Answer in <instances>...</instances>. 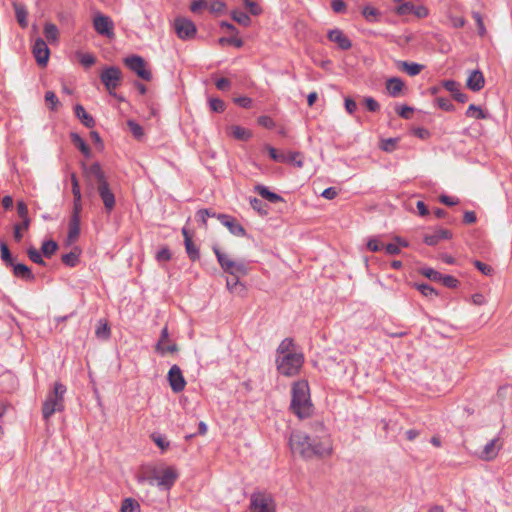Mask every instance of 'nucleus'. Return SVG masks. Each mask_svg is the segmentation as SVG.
Segmentation results:
<instances>
[{"label":"nucleus","instance_id":"23","mask_svg":"<svg viewBox=\"0 0 512 512\" xmlns=\"http://www.w3.org/2000/svg\"><path fill=\"white\" fill-rule=\"evenodd\" d=\"M396 66L399 70L407 73L409 76L418 75L424 68L423 65L418 63H410L407 61H397Z\"/></svg>","mask_w":512,"mask_h":512},{"label":"nucleus","instance_id":"3","mask_svg":"<svg viewBox=\"0 0 512 512\" xmlns=\"http://www.w3.org/2000/svg\"><path fill=\"white\" fill-rule=\"evenodd\" d=\"M291 411L299 418L305 419L312 415L314 407L310 398L308 382L300 380L292 385Z\"/></svg>","mask_w":512,"mask_h":512},{"label":"nucleus","instance_id":"38","mask_svg":"<svg viewBox=\"0 0 512 512\" xmlns=\"http://www.w3.org/2000/svg\"><path fill=\"white\" fill-rule=\"evenodd\" d=\"M250 205L261 216H265L268 214V209H269L268 205L260 199H258L256 197L250 198Z\"/></svg>","mask_w":512,"mask_h":512},{"label":"nucleus","instance_id":"16","mask_svg":"<svg viewBox=\"0 0 512 512\" xmlns=\"http://www.w3.org/2000/svg\"><path fill=\"white\" fill-rule=\"evenodd\" d=\"M502 447V442L499 438L490 440L480 452L479 457L485 461H491L498 455L499 450Z\"/></svg>","mask_w":512,"mask_h":512},{"label":"nucleus","instance_id":"47","mask_svg":"<svg viewBox=\"0 0 512 512\" xmlns=\"http://www.w3.org/2000/svg\"><path fill=\"white\" fill-rule=\"evenodd\" d=\"M398 141V138L383 139L381 141L380 148L385 152H392L395 150Z\"/></svg>","mask_w":512,"mask_h":512},{"label":"nucleus","instance_id":"11","mask_svg":"<svg viewBox=\"0 0 512 512\" xmlns=\"http://www.w3.org/2000/svg\"><path fill=\"white\" fill-rule=\"evenodd\" d=\"M124 64L133 72L137 74L138 77L145 81H150L152 79V73L146 69L145 60L138 55H132L126 57L124 59Z\"/></svg>","mask_w":512,"mask_h":512},{"label":"nucleus","instance_id":"22","mask_svg":"<svg viewBox=\"0 0 512 512\" xmlns=\"http://www.w3.org/2000/svg\"><path fill=\"white\" fill-rule=\"evenodd\" d=\"M228 135L239 141H248L252 137V132L239 125H232L228 128Z\"/></svg>","mask_w":512,"mask_h":512},{"label":"nucleus","instance_id":"33","mask_svg":"<svg viewBox=\"0 0 512 512\" xmlns=\"http://www.w3.org/2000/svg\"><path fill=\"white\" fill-rule=\"evenodd\" d=\"M288 353H296L294 351V341L292 338H285L277 348L278 356H283Z\"/></svg>","mask_w":512,"mask_h":512},{"label":"nucleus","instance_id":"53","mask_svg":"<svg viewBox=\"0 0 512 512\" xmlns=\"http://www.w3.org/2000/svg\"><path fill=\"white\" fill-rule=\"evenodd\" d=\"M210 109L214 112L221 113L225 110V103L220 98H211L209 100Z\"/></svg>","mask_w":512,"mask_h":512},{"label":"nucleus","instance_id":"26","mask_svg":"<svg viewBox=\"0 0 512 512\" xmlns=\"http://www.w3.org/2000/svg\"><path fill=\"white\" fill-rule=\"evenodd\" d=\"M76 117L85 125L87 128H92L95 126V120L94 118L88 114L85 110V108L77 104L74 108Z\"/></svg>","mask_w":512,"mask_h":512},{"label":"nucleus","instance_id":"12","mask_svg":"<svg viewBox=\"0 0 512 512\" xmlns=\"http://www.w3.org/2000/svg\"><path fill=\"white\" fill-rule=\"evenodd\" d=\"M93 26L96 32L108 38L114 37V24L110 17L98 14L94 17Z\"/></svg>","mask_w":512,"mask_h":512},{"label":"nucleus","instance_id":"44","mask_svg":"<svg viewBox=\"0 0 512 512\" xmlns=\"http://www.w3.org/2000/svg\"><path fill=\"white\" fill-rule=\"evenodd\" d=\"M27 255L31 261L36 264L45 266L46 262L43 260L41 253L34 247H30L27 249Z\"/></svg>","mask_w":512,"mask_h":512},{"label":"nucleus","instance_id":"1","mask_svg":"<svg viewBox=\"0 0 512 512\" xmlns=\"http://www.w3.org/2000/svg\"><path fill=\"white\" fill-rule=\"evenodd\" d=\"M312 433L295 431L289 438L293 453H298L303 459L325 458L332 454V441L320 421L311 423Z\"/></svg>","mask_w":512,"mask_h":512},{"label":"nucleus","instance_id":"49","mask_svg":"<svg viewBox=\"0 0 512 512\" xmlns=\"http://www.w3.org/2000/svg\"><path fill=\"white\" fill-rule=\"evenodd\" d=\"M286 157H287V160H286L287 163H292L295 166H297L298 168L303 167L304 163H303V160L301 159L302 154L300 152H290L288 155H286Z\"/></svg>","mask_w":512,"mask_h":512},{"label":"nucleus","instance_id":"39","mask_svg":"<svg viewBox=\"0 0 512 512\" xmlns=\"http://www.w3.org/2000/svg\"><path fill=\"white\" fill-rule=\"evenodd\" d=\"M121 512H140V505L135 499L126 498L122 502Z\"/></svg>","mask_w":512,"mask_h":512},{"label":"nucleus","instance_id":"18","mask_svg":"<svg viewBox=\"0 0 512 512\" xmlns=\"http://www.w3.org/2000/svg\"><path fill=\"white\" fill-rule=\"evenodd\" d=\"M452 238V233L448 229H437L433 234H426L424 236V243L429 246L437 245L441 240Z\"/></svg>","mask_w":512,"mask_h":512},{"label":"nucleus","instance_id":"21","mask_svg":"<svg viewBox=\"0 0 512 512\" xmlns=\"http://www.w3.org/2000/svg\"><path fill=\"white\" fill-rule=\"evenodd\" d=\"M10 267H12L13 274L17 278H21L26 281H33L35 279V276L32 273L31 269L25 264L13 263V265H11Z\"/></svg>","mask_w":512,"mask_h":512},{"label":"nucleus","instance_id":"13","mask_svg":"<svg viewBox=\"0 0 512 512\" xmlns=\"http://www.w3.org/2000/svg\"><path fill=\"white\" fill-rule=\"evenodd\" d=\"M167 378L173 392L179 393L184 390L186 381L179 366L173 365L168 372Z\"/></svg>","mask_w":512,"mask_h":512},{"label":"nucleus","instance_id":"52","mask_svg":"<svg viewBox=\"0 0 512 512\" xmlns=\"http://www.w3.org/2000/svg\"><path fill=\"white\" fill-rule=\"evenodd\" d=\"M472 17L476 22L479 35L484 36L486 34V28L484 26L483 17L481 15V13L474 11V12H472Z\"/></svg>","mask_w":512,"mask_h":512},{"label":"nucleus","instance_id":"27","mask_svg":"<svg viewBox=\"0 0 512 512\" xmlns=\"http://www.w3.org/2000/svg\"><path fill=\"white\" fill-rule=\"evenodd\" d=\"M70 138L71 142L81 151L85 157H91V150L89 146L78 133H71Z\"/></svg>","mask_w":512,"mask_h":512},{"label":"nucleus","instance_id":"20","mask_svg":"<svg viewBox=\"0 0 512 512\" xmlns=\"http://www.w3.org/2000/svg\"><path fill=\"white\" fill-rule=\"evenodd\" d=\"M404 87L405 84L399 77H391L387 79L385 83V88L391 97H398L402 93Z\"/></svg>","mask_w":512,"mask_h":512},{"label":"nucleus","instance_id":"59","mask_svg":"<svg viewBox=\"0 0 512 512\" xmlns=\"http://www.w3.org/2000/svg\"><path fill=\"white\" fill-rule=\"evenodd\" d=\"M440 282L445 286V287H448V288H456L459 284V281L451 276V275H441V280Z\"/></svg>","mask_w":512,"mask_h":512},{"label":"nucleus","instance_id":"31","mask_svg":"<svg viewBox=\"0 0 512 512\" xmlns=\"http://www.w3.org/2000/svg\"><path fill=\"white\" fill-rule=\"evenodd\" d=\"M80 251L75 248L73 251L62 255V262L68 267H75L79 262Z\"/></svg>","mask_w":512,"mask_h":512},{"label":"nucleus","instance_id":"15","mask_svg":"<svg viewBox=\"0 0 512 512\" xmlns=\"http://www.w3.org/2000/svg\"><path fill=\"white\" fill-rule=\"evenodd\" d=\"M36 62L40 66H46L50 56V50L42 38H37L32 48Z\"/></svg>","mask_w":512,"mask_h":512},{"label":"nucleus","instance_id":"51","mask_svg":"<svg viewBox=\"0 0 512 512\" xmlns=\"http://www.w3.org/2000/svg\"><path fill=\"white\" fill-rule=\"evenodd\" d=\"M168 337H169L168 328H167V326H165L162 329L160 339H159V341L156 344V351L157 352H159L161 354L165 353L164 342L168 340Z\"/></svg>","mask_w":512,"mask_h":512},{"label":"nucleus","instance_id":"58","mask_svg":"<svg viewBox=\"0 0 512 512\" xmlns=\"http://www.w3.org/2000/svg\"><path fill=\"white\" fill-rule=\"evenodd\" d=\"M415 9V6L411 2H405L397 7V14L398 15H409L413 14V11Z\"/></svg>","mask_w":512,"mask_h":512},{"label":"nucleus","instance_id":"29","mask_svg":"<svg viewBox=\"0 0 512 512\" xmlns=\"http://www.w3.org/2000/svg\"><path fill=\"white\" fill-rule=\"evenodd\" d=\"M184 244L189 259L193 262L199 260L200 252L198 247L194 244L192 238H187L186 241H184Z\"/></svg>","mask_w":512,"mask_h":512},{"label":"nucleus","instance_id":"36","mask_svg":"<svg viewBox=\"0 0 512 512\" xmlns=\"http://www.w3.org/2000/svg\"><path fill=\"white\" fill-rule=\"evenodd\" d=\"M231 17L238 24L243 25L245 27H248L251 24V18L248 16V14L240 10H233L231 12Z\"/></svg>","mask_w":512,"mask_h":512},{"label":"nucleus","instance_id":"56","mask_svg":"<svg viewBox=\"0 0 512 512\" xmlns=\"http://www.w3.org/2000/svg\"><path fill=\"white\" fill-rule=\"evenodd\" d=\"M79 61L84 67L89 68L95 64L96 58L90 53H83L79 54Z\"/></svg>","mask_w":512,"mask_h":512},{"label":"nucleus","instance_id":"19","mask_svg":"<svg viewBox=\"0 0 512 512\" xmlns=\"http://www.w3.org/2000/svg\"><path fill=\"white\" fill-rule=\"evenodd\" d=\"M466 85L474 92L480 91L485 85L483 73L480 70L472 71L467 79Z\"/></svg>","mask_w":512,"mask_h":512},{"label":"nucleus","instance_id":"46","mask_svg":"<svg viewBox=\"0 0 512 512\" xmlns=\"http://www.w3.org/2000/svg\"><path fill=\"white\" fill-rule=\"evenodd\" d=\"M127 125L136 139H141L144 135V131L141 125L133 120H128Z\"/></svg>","mask_w":512,"mask_h":512},{"label":"nucleus","instance_id":"35","mask_svg":"<svg viewBox=\"0 0 512 512\" xmlns=\"http://www.w3.org/2000/svg\"><path fill=\"white\" fill-rule=\"evenodd\" d=\"M18 215L23 219V228L27 230L30 225V218L28 217V207L23 201L17 203Z\"/></svg>","mask_w":512,"mask_h":512},{"label":"nucleus","instance_id":"32","mask_svg":"<svg viewBox=\"0 0 512 512\" xmlns=\"http://www.w3.org/2000/svg\"><path fill=\"white\" fill-rule=\"evenodd\" d=\"M225 227H227L230 233H232L235 236L246 235L244 227L239 222H237V220L234 217H232L229 222L225 223Z\"/></svg>","mask_w":512,"mask_h":512},{"label":"nucleus","instance_id":"45","mask_svg":"<svg viewBox=\"0 0 512 512\" xmlns=\"http://www.w3.org/2000/svg\"><path fill=\"white\" fill-rule=\"evenodd\" d=\"M420 273L427 277L428 279H430L431 281H434V282H440L441 280V273L432 269V268H429V267H425V268H422L420 270Z\"/></svg>","mask_w":512,"mask_h":512},{"label":"nucleus","instance_id":"34","mask_svg":"<svg viewBox=\"0 0 512 512\" xmlns=\"http://www.w3.org/2000/svg\"><path fill=\"white\" fill-rule=\"evenodd\" d=\"M58 249V244L54 240H47L42 243L41 252L46 258H51Z\"/></svg>","mask_w":512,"mask_h":512},{"label":"nucleus","instance_id":"25","mask_svg":"<svg viewBox=\"0 0 512 512\" xmlns=\"http://www.w3.org/2000/svg\"><path fill=\"white\" fill-rule=\"evenodd\" d=\"M254 190L264 199L268 200L271 203H277L284 201L283 197L279 194L271 192L266 186L258 184L255 186Z\"/></svg>","mask_w":512,"mask_h":512},{"label":"nucleus","instance_id":"63","mask_svg":"<svg viewBox=\"0 0 512 512\" xmlns=\"http://www.w3.org/2000/svg\"><path fill=\"white\" fill-rule=\"evenodd\" d=\"M257 122L260 126L267 128V129H273L275 127L274 120L266 115H262L258 117Z\"/></svg>","mask_w":512,"mask_h":512},{"label":"nucleus","instance_id":"57","mask_svg":"<svg viewBox=\"0 0 512 512\" xmlns=\"http://www.w3.org/2000/svg\"><path fill=\"white\" fill-rule=\"evenodd\" d=\"M243 2L252 15L257 16L262 13V8L254 0H243Z\"/></svg>","mask_w":512,"mask_h":512},{"label":"nucleus","instance_id":"54","mask_svg":"<svg viewBox=\"0 0 512 512\" xmlns=\"http://www.w3.org/2000/svg\"><path fill=\"white\" fill-rule=\"evenodd\" d=\"M473 264L482 274L486 276H492L494 273V269L490 265L485 264L479 260H474Z\"/></svg>","mask_w":512,"mask_h":512},{"label":"nucleus","instance_id":"9","mask_svg":"<svg viewBox=\"0 0 512 512\" xmlns=\"http://www.w3.org/2000/svg\"><path fill=\"white\" fill-rule=\"evenodd\" d=\"M251 512H275V503L270 494L254 492L250 497Z\"/></svg>","mask_w":512,"mask_h":512},{"label":"nucleus","instance_id":"55","mask_svg":"<svg viewBox=\"0 0 512 512\" xmlns=\"http://www.w3.org/2000/svg\"><path fill=\"white\" fill-rule=\"evenodd\" d=\"M153 442L162 450V451H165L170 443L169 441L166 440V438L164 436H162L161 434H152L151 436Z\"/></svg>","mask_w":512,"mask_h":512},{"label":"nucleus","instance_id":"17","mask_svg":"<svg viewBox=\"0 0 512 512\" xmlns=\"http://www.w3.org/2000/svg\"><path fill=\"white\" fill-rule=\"evenodd\" d=\"M327 38L337 44L341 50H349L352 47L351 40L338 28L330 30L327 34Z\"/></svg>","mask_w":512,"mask_h":512},{"label":"nucleus","instance_id":"8","mask_svg":"<svg viewBox=\"0 0 512 512\" xmlns=\"http://www.w3.org/2000/svg\"><path fill=\"white\" fill-rule=\"evenodd\" d=\"M100 80L111 96L116 97L115 90L121 85L122 72L116 66L105 67L100 73Z\"/></svg>","mask_w":512,"mask_h":512},{"label":"nucleus","instance_id":"41","mask_svg":"<svg viewBox=\"0 0 512 512\" xmlns=\"http://www.w3.org/2000/svg\"><path fill=\"white\" fill-rule=\"evenodd\" d=\"M0 251H1V259L5 263L6 266H11L14 263V258L7 246V244L3 241H0Z\"/></svg>","mask_w":512,"mask_h":512},{"label":"nucleus","instance_id":"40","mask_svg":"<svg viewBox=\"0 0 512 512\" xmlns=\"http://www.w3.org/2000/svg\"><path fill=\"white\" fill-rule=\"evenodd\" d=\"M466 116L475 118V119H486L488 115L481 109V107L476 106L475 104H470L467 111Z\"/></svg>","mask_w":512,"mask_h":512},{"label":"nucleus","instance_id":"6","mask_svg":"<svg viewBox=\"0 0 512 512\" xmlns=\"http://www.w3.org/2000/svg\"><path fill=\"white\" fill-rule=\"evenodd\" d=\"M303 363L304 356L302 353H288L278 356L276 359L278 372L288 377L298 374Z\"/></svg>","mask_w":512,"mask_h":512},{"label":"nucleus","instance_id":"37","mask_svg":"<svg viewBox=\"0 0 512 512\" xmlns=\"http://www.w3.org/2000/svg\"><path fill=\"white\" fill-rule=\"evenodd\" d=\"M71 184H72V193H73V197H74L73 204H81L82 195H81V191H80V184H79V180L75 173L71 174Z\"/></svg>","mask_w":512,"mask_h":512},{"label":"nucleus","instance_id":"4","mask_svg":"<svg viewBox=\"0 0 512 512\" xmlns=\"http://www.w3.org/2000/svg\"><path fill=\"white\" fill-rule=\"evenodd\" d=\"M65 393L66 386L60 382H55L53 390L49 392L42 405V415L45 421H48L54 413L64 410Z\"/></svg>","mask_w":512,"mask_h":512},{"label":"nucleus","instance_id":"61","mask_svg":"<svg viewBox=\"0 0 512 512\" xmlns=\"http://www.w3.org/2000/svg\"><path fill=\"white\" fill-rule=\"evenodd\" d=\"M443 87L454 96L460 90V84L454 80H445Z\"/></svg>","mask_w":512,"mask_h":512},{"label":"nucleus","instance_id":"48","mask_svg":"<svg viewBox=\"0 0 512 512\" xmlns=\"http://www.w3.org/2000/svg\"><path fill=\"white\" fill-rule=\"evenodd\" d=\"M218 42L222 46L229 44V45L235 46L236 48H241L244 45L243 40L240 38H236V37H221L218 40Z\"/></svg>","mask_w":512,"mask_h":512},{"label":"nucleus","instance_id":"28","mask_svg":"<svg viewBox=\"0 0 512 512\" xmlns=\"http://www.w3.org/2000/svg\"><path fill=\"white\" fill-rule=\"evenodd\" d=\"M95 335L97 338L102 340H108L111 336V329L106 320H99L97 324V328L95 330Z\"/></svg>","mask_w":512,"mask_h":512},{"label":"nucleus","instance_id":"30","mask_svg":"<svg viewBox=\"0 0 512 512\" xmlns=\"http://www.w3.org/2000/svg\"><path fill=\"white\" fill-rule=\"evenodd\" d=\"M44 35L48 42L53 43L58 40L59 30L53 23H46L44 25Z\"/></svg>","mask_w":512,"mask_h":512},{"label":"nucleus","instance_id":"7","mask_svg":"<svg viewBox=\"0 0 512 512\" xmlns=\"http://www.w3.org/2000/svg\"><path fill=\"white\" fill-rule=\"evenodd\" d=\"M213 251L224 272L228 273L230 276L247 275L248 269L243 262L232 260L228 255L222 253L217 247H213Z\"/></svg>","mask_w":512,"mask_h":512},{"label":"nucleus","instance_id":"62","mask_svg":"<svg viewBox=\"0 0 512 512\" xmlns=\"http://www.w3.org/2000/svg\"><path fill=\"white\" fill-rule=\"evenodd\" d=\"M269 156L276 162L286 163L287 157L283 153H279L275 148L268 147Z\"/></svg>","mask_w":512,"mask_h":512},{"label":"nucleus","instance_id":"42","mask_svg":"<svg viewBox=\"0 0 512 512\" xmlns=\"http://www.w3.org/2000/svg\"><path fill=\"white\" fill-rule=\"evenodd\" d=\"M241 276H230L227 278L226 286L230 292H237L238 288L244 290V285L239 281Z\"/></svg>","mask_w":512,"mask_h":512},{"label":"nucleus","instance_id":"50","mask_svg":"<svg viewBox=\"0 0 512 512\" xmlns=\"http://www.w3.org/2000/svg\"><path fill=\"white\" fill-rule=\"evenodd\" d=\"M415 286L417 290H419L425 297H433L438 295L437 291L428 284H416Z\"/></svg>","mask_w":512,"mask_h":512},{"label":"nucleus","instance_id":"24","mask_svg":"<svg viewBox=\"0 0 512 512\" xmlns=\"http://www.w3.org/2000/svg\"><path fill=\"white\" fill-rule=\"evenodd\" d=\"M12 6L14 8L15 17H16L18 24L22 28H26L28 26V21H27L28 12H27L25 5L22 3L13 1Z\"/></svg>","mask_w":512,"mask_h":512},{"label":"nucleus","instance_id":"14","mask_svg":"<svg viewBox=\"0 0 512 512\" xmlns=\"http://www.w3.org/2000/svg\"><path fill=\"white\" fill-rule=\"evenodd\" d=\"M82 204H73V212L69 221L68 240H76L80 234V212Z\"/></svg>","mask_w":512,"mask_h":512},{"label":"nucleus","instance_id":"10","mask_svg":"<svg viewBox=\"0 0 512 512\" xmlns=\"http://www.w3.org/2000/svg\"><path fill=\"white\" fill-rule=\"evenodd\" d=\"M173 28L177 37L184 41L195 38L197 34L196 25L186 17H176L173 22Z\"/></svg>","mask_w":512,"mask_h":512},{"label":"nucleus","instance_id":"5","mask_svg":"<svg viewBox=\"0 0 512 512\" xmlns=\"http://www.w3.org/2000/svg\"><path fill=\"white\" fill-rule=\"evenodd\" d=\"M179 473L176 468L169 466L162 469L160 472L153 471L152 477H139V483H148L150 486L156 484L165 489L169 490L178 479Z\"/></svg>","mask_w":512,"mask_h":512},{"label":"nucleus","instance_id":"2","mask_svg":"<svg viewBox=\"0 0 512 512\" xmlns=\"http://www.w3.org/2000/svg\"><path fill=\"white\" fill-rule=\"evenodd\" d=\"M81 166L87 190L89 192L96 191L103 202L106 213H111L115 208L116 199L100 163L95 162L88 166L83 162Z\"/></svg>","mask_w":512,"mask_h":512},{"label":"nucleus","instance_id":"64","mask_svg":"<svg viewBox=\"0 0 512 512\" xmlns=\"http://www.w3.org/2000/svg\"><path fill=\"white\" fill-rule=\"evenodd\" d=\"M362 14L368 21H373L374 18L379 14L378 10L372 6H365L362 10Z\"/></svg>","mask_w":512,"mask_h":512},{"label":"nucleus","instance_id":"60","mask_svg":"<svg viewBox=\"0 0 512 512\" xmlns=\"http://www.w3.org/2000/svg\"><path fill=\"white\" fill-rule=\"evenodd\" d=\"M437 105L444 111H453L454 105L448 98L438 97L436 99Z\"/></svg>","mask_w":512,"mask_h":512},{"label":"nucleus","instance_id":"43","mask_svg":"<svg viewBox=\"0 0 512 512\" xmlns=\"http://www.w3.org/2000/svg\"><path fill=\"white\" fill-rule=\"evenodd\" d=\"M45 101L48 104V107L52 111H57L60 105V102L53 91H47L45 93Z\"/></svg>","mask_w":512,"mask_h":512}]
</instances>
